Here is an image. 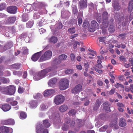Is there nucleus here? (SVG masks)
Here are the masks:
<instances>
[{"mask_svg":"<svg viewBox=\"0 0 133 133\" xmlns=\"http://www.w3.org/2000/svg\"><path fill=\"white\" fill-rule=\"evenodd\" d=\"M57 67H48L45 69H43L36 73L35 75V77L38 79H40L45 77L47 74L48 72H52L54 73L56 71Z\"/></svg>","mask_w":133,"mask_h":133,"instance_id":"f257e3e1","label":"nucleus"},{"mask_svg":"<svg viewBox=\"0 0 133 133\" xmlns=\"http://www.w3.org/2000/svg\"><path fill=\"white\" fill-rule=\"evenodd\" d=\"M114 18L116 21L118 22L119 24L123 26H125L128 23V17H126L124 20L125 18L123 15L120 14L119 12L114 14Z\"/></svg>","mask_w":133,"mask_h":133,"instance_id":"f03ea898","label":"nucleus"},{"mask_svg":"<svg viewBox=\"0 0 133 133\" xmlns=\"http://www.w3.org/2000/svg\"><path fill=\"white\" fill-rule=\"evenodd\" d=\"M59 87L61 90H64L68 88L69 84V81L66 78L61 79L59 83Z\"/></svg>","mask_w":133,"mask_h":133,"instance_id":"7ed1b4c3","label":"nucleus"},{"mask_svg":"<svg viewBox=\"0 0 133 133\" xmlns=\"http://www.w3.org/2000/svg\"><path fill=\"white\" fill-rule=\"evenodd\" d=\"M52 55V52L50 50L45 52L40 57L39 61L42 62L50 59Z\"/></svg>","mask_w":133,"mask_h":133,"instance_id":"20e7f679","label":"nucleus"},{"mask_svg":"<svg viewBox=\"0 0 133 133\" xmlns=\"http://www.w3.org/2000/svg\"><path fill=\"white\" fill-rule=\"evenodd\" d=\"M16 87L14 85H10L5 87V91L3 92V94L9 95H12L15 93Z\"/></svg>","mask_w":133,"mask_h":133,"instance_id":"39448f33","label":"nucleus"},{"mask_svg":"<svg viewBox=\"0 0 133 133\" xmlns=\"http://www.w3.org/2000/svg\"><path fill=\"white\" fill-rule=\"evenodd\" d=\"M38 3H34L32 4H27L24 6V8L28 12L32 10L38 11Z\"/></svg>","mask_w":133,"mask_h":133,"instance_id":"423d86ee","label":"nucleus"},{"mask_svg":"<svg viewBox=\"0 0 133 133\" xmlns=\"http://www.w3.org/2000/svg\"><path fill=\"white\" fill-rule=\"evenodd\" d=\"M65 100V97L62 95H58L55 97L54 102L55 103L58 105L62 103Z\"/></svg>","mask_w":133,"mask_h":133,"instance_id":"0eeeda50","label":"nucleus"},{"mask_svg":"<svg viewBox=\"0 0 133 133\" xmlns=\"http://www.w3.org/2000/svg\"><path fill=\"white\" fill-rule=\"evenodd\" d=\"M36 133H48V129L43 127V126L41 124H38L36 127Z\"/></svg>","mask_w":133,"mask_h":133,"instance_id":"6e6552de","label":"nucleus"},{"mask_svg":"<svg viewBox=\"0 0 133 133\" xmlns=\"http://www.w3.org/2000/svg\"><path fill=\"white\" fill-rule=\"evenodd\" d=\"M87 0H80L79 1L78 6L80 9H84L87 6Z\"/></svg>","mask_w":133,"mask_h":133,"instance_id":"1a4fd4ad","label":"nucleus"},{"mask_svg":"<svg viewBox=\"0 0 133 133\" xmlns=\"http://www.w3.org/2000/svg\"><path fill=\"white\" fill-rule=\"evenodd\" d=\"M0 131L3 133H12V130L11 128L9 127L2 126L0 127Z\"/></svg>","mask_w":133,"mask_h":133,"instance_id":"9d476101","label":"nucleus"},{"mask_svg":"<svg viewBox=\"0 0 133 133\" xmlns=\"http://www.w3.org/2000/svg\"><path fill=\"white\" fill-rule=\"evenodd\" d=\"M82 91V87L81 84H79L72 89L71 92L72 93L77 94Z\"/></svg>","mask_w":133,"mask_h":133,"instance_id":"9b49d317","label":"nucleus"},{"mask_svg":"<svg viewBox=\"0 0 133 133\" xmlns=\"http://www.w3.org/2000/svg\"><path fill=\"white\" fill-rule=\"evenodd\" d=\"M17 7L14 6H9L7 8L8 12L12 14H15L17 12Z\"/></svg>","mask_w":133,"mask_h":133,"instance_id":"f8f14e48","label":"nucleus"},{"mask_svg":"<svg viewBox=\"0 0 133 133\" xmlns=\"http://www.w3.org/2000/svg\"><path fill=\"white\" fill-rule=\"evenodd\" d=\"M55 92V91L54 89L46 90L44 91V96H48L53 95Z\"/></svg>","mask_w":133,"mask_h":133,"instance_id":"ddd939ff","label":"nucleus"},{"mask_svg":"<svg viewBox=\"0 0 133 133\" xmlns=\"http://www.w3.org/2000/svg\"><path fill=\"white\" fill-rule=\"evenodd\" d=\"M2 123L5 125H13L15 124V122L13 119H10L3 121Z\"/></svg>","mask_w":133,"mask_h":133,"instance_id":"4468645a","label":"nucleus"},{"mask_svg":"<svg viewBox=\"0 0 133 133\" xmlns=\"http://www.w3.org/2000/svg\"><path fill=\"white\" fill-rule=\"evenodd\" d=\"M42 51L37 52L34 54L31 58L32 60L34 61H37L41 54Z\"/></svg>","mask_w":133,"mask_h":133,"instance_id":"2eb2a0df","label":"nucleus"},{"mask_svg":"<svg viewBox=\"0 0 133 133\" xmlns=\"http://www.w3.org/2000/svg\"><path fill=\"white\" fill-rule=\"evenodd\" d=\"M57 79L56 78H52L49 80L48 82V85L50 87H52L57 82Z\"/></svg>","mask_w":133,"mask_h":133,"instance_id":"dca6fc26","label":"nucleus"},{"mask_svg":"<svg viewBox=\"0 0 133 133\" xmlns=\"http://www.w3.org/2000/svg\"><path fill=\"white\" fill-rule=\"evenodd\" d=\"M41 125H42V124ZM51 125L50 123L49 122V120H48L45 119L43 121V124H42V125L43 128H48Z\"/></svg>","mask_w":133,"mask_h":133,"instance_id":"f3484780","label":"nucleus"},{"mask_svg":"<svg viewBox=\"0 0 133 133\" xmlns=\"http://www.w3.org/2000/svg\"><path fill=\"white\" fill-rule=\"evenodd\" d=\"M110 104L108 102H106L103 103V107L104 109L107 111H111L110 107Z\"/></svg>","mask_w":133,"mask_h":133,"instance_id":"a211bd4d","label":"nucleus"},{"mask_svg":"<svg viewBox=\"0 0 133 133\" xmlns=\"http://www.w3.org/2000/svg\"><path fill=\"white\" fill-rule=\"evenodd\" d=\"M91 25L92 27H93L96 29L99 28V25L98 23L95 20H92L91 23Z\"/></svg>","mask_w":133,"mask_h":133,"instance_id":"6ab92c4d","label":"nucleus"},{"mask_svg":"<svg viewBox=\"0 0 133 133\" xmlns=\"http://www.w3.org/2000/svg\"><path fill=\"white\" fill-rule=\"evenodd\" d=\"M11 108V107L10 105L8 104H4L2 105V109L4 111H9Z\"/></svg>","mask_w":133,"mask_h":133,"instance_id":"aec40b11","label":"nucleus"},{"mask_svg":"<svg viewBox=\"0 0 133 133\" xmlns=\"http://www.w3.org/2000/svg\"><path fill=\"white\" fill-rule=\"evenodd\" d=\"M101 104V102L98 99H97L95 103L93 109L94 110H96L99 108Z\"/></svg>","mask_w":133,"mask_h":133,"instance_id":"412c9836","label":"nucleus"},{"mask_svg":"<svg viewBox=\"0 0 133 133\" xmlns=\"http://www.w3.org/2000/svg\"><path fill=\"white\" fill-rule=\"evenodd\" d=\"M68 109V107L66 105L63 104L59 108V111L61 112H64Z\"/></svg>","mask_w":133,"mask_h":133,"instance_id":"4be33fe9","label":"nucleus"},{"mask_svg":"<svg viewBox=\"0 0 133 133\" xmlns=\"http://www.w3.org/2000/svg\"><path fill=\"white\" fill-rule=\"evenodd\" d=\"M115 10L117 11L119 10L121 8V6L119 5V3L117 2H115L112 4Z\"/></svg>","mask_w":133,"mask_h":133,"instance_id":"5701e85b","label":"nucleus"},{"mask_svg":"<svg viewBox=\"0 0 133 133\" xmlns=\"http://www.w3.org/2000/svg\"><path fill=\"white\" fill-rule=\"evenodd\" d=\"M126 121L125 119L121 118L119 119V125L122 127H124L126 125Z\"/></svg>","mask_w":133,"mask_h":133,"instance_id":"b1692460","label":"nucleus"},{"mask_svg":"<svg viewBox=\"0 0 133 133\" xmlns=\"http://www.w3.org/2000/svg\"><path fill=\"white\" fill-rule=\"evenodd\" d=\"M61 61L59 58H56L52 62V64L54 65H56L57 64H59L61 63Z\"/></svg>","mask_w":133,"mask_h":133,"instance_id":"393cba45","label":"nucleus"},{"mask_svg":"<svg viewBox=\"0 0 133 133\" xmlns=\"http://www.w3.org/2000/svg\"><path fill=\"white\" fill-rule=\"evenodd\" d=\"M117 123V119L116 118L114 119L112 121H111L110 124V127H112L114 126H115V127H116V129L118 128V126L116 125Z\"/></svg>","mask_w":133,"mask_h":133,"instance_id":"a878e982","label":"nucleus"},{"mask_svg":"<svg viewBox=\"0 0 133 133\" xmlns=\"http://www.w3.org/2000/svg\"><path fill=\"white\" fill-rule=\"evenodd\" d=\"M103 20H108V19L109 15L107 12H104L102 15Z\"/></svg>","mask_w":133,"mask_h":133,"instance_id":"bb28decb","label":"nucleus"},{"mask_svg":"<svg viewBox=\"0 0 133 133\" xmlns=\"http://www.w3.org/2000/svg\"><path fill=\"white\" fill-rule=\"evenodd\" d=\"M1 81L3 84L8 83L10 82L9 79L4 77H2L1 78Z\"/></svg>","mask_w":133,"mask_h":133,"instance_id":"cd10ccee","label":"nucleus"},{"mask_svg":"<svg viewBox=\"0 0 133 133\" xmlns=\"http://www.w3.org/2000/svg\"><path fill=\"white\" fill-rule=\"evenodd\" d=\"M57 37L55 36H52L49 39V42L53 43H56L57 42Z\"/></svg>","mask_w":133,"mask_h":133,"instance_id":"c85d7f7f","label":"nucleus"},{"mask_svg":"<svg viewBox=\"0 0 133 133\" xmlns=\"http://www.w3.org/2000/svg\"><path fill=\"white\" fill-rule=\"evenodd\" d=\"M31 107L32 108H36L37 106V102L36 101H33L30 102Z\"/></svg>","mask_w":133,"mask_h":133,"instance_id":"c756f323","label":"nucleus"},{"mask_svg":"<svg viewBox=\"0 0 133 133\" xmlns=\"http://www.w3.org/2000/svg\"><path fill=\"white\" fill-rule=\"evenodd\" d=\"M27 117L26 114V113L21 111L20 113V118L21 119H25Z\"/></svg>","mask_w":133,"mask_h":133,"instance_id":"7c9ffc66","label":"nucleus"},{"mask_svg":"<svg viewBox=\"0 0 133 133\" xmlns=\"http://www.w3.org/2000/svg\"><path fill=\"white\" fill-rule=\"evenodd\" d=\"M83 101H84V104L85 106L88 105L89 104L90 101L89 99L87 97H85L83 99Z\"/></svg>","mask_w":133,"mask_h":133,"instance_id":"2f4dec72","label":"nucleus"},{"mask_svg":"<svg viewBox=\"0 0 133 133\" xmlns=\"http://www.w3.org/2000/svg\"><path fill=\"white\" fill-rule=\"evenodd\" d=\"M133 9V1H131L129 3L128 6V11L131 12Z\"/></svg>","mask_w":133,"mask_h":133,"instance_id":"473e14b6","label":"nucleus"},{"mask_svg":"<svg viewBox=\"0 0 133 133\" xmlns=\"http://www.w3.org/2000/svg\"><path fill=\"white\" fill-rule=\"evenodd\" d=\"M22 21L24 22H26L28 20V15L26 13L24 14L22 16Z\"/></svg>","mask_w":133,"mask_h":133,"instance_id":"72a5a7b5","label":"nucleus"},{"mask_svg":"<svg viewBox=\"0 0 133 133\" xmlns=\"http://www.w3.org/2000/svg\"><path fill=\"white\" fill-rule=\"evenodd\" d=\"M94 64L92 62L90 61H88V62H86L84 63V66H93Z\"/></svg>","mask_w":133,"mask_h":133,"instance_id":"f704fd0d","label":"nucleus"},{"mask_svg":"<svg viewBox=\"0 0 133 133\" xmlns=\"http://www.w3.org/2000/svg\"><path fill=\"white\" fill-rule=\"evenodd\" d=\"M76 114V110L74 109H71L70 110L68 113V115L69 116H74Z\"/></svg>","mask_w":133,"mask_h":133,"instance_id":"c9c22d12","label":"nucleus"},{"mask_svg":"<svg viewBox=\"0 0 133 133\" xmlns=\"http://www.w3.org/2000/svg\"><path fill=\"white\" fill-rule=\"evenodd\" d=\"M67 57V56L66 55L63 54L59 55V58L61 61L62 60H64L66 59Z\"/></svg>","mask_w":133,"mask_h":133,"instance_id":"e433bc0d","label":"nucleus"},{"mask_svg":"<svg viewBox=\"0 0 133 133\" xmlns=\"http://www.w3.org/2000/svg\"><path fill=\"white\" fill-rule=\"evenodd\" d=\"M107 20H103L102 24L103 27L105 28H107L108 26V23Z\"/></svg>","mask_w":133,"mask_h":133,"instance_id":"4c0bfd02","label":"nucleus"},{"mask_svg":"<svg viewBox=\"0 0 133 133\" xmlns=\"http://www.w3.org/2000/svg\"><path fill=\"white\" fill-rule=\"evenodd\" d=\"M16 20V18L15 17H9L8 19V22L10 23L14 22Z\"/></svg>","mask_w":133,"mask_h":133,"instance_id":"58836bf2","label":"nucleus"},{"mask_svg":"<svg viewBox=\"0 0 133 133\" xmlns=\"http://www.w3.org/2000/svg\"><path fill=\"white\" fill-rule=\"evenodd\" d=\"M108 127V125H105L103 127L99 129L100 132H103L105 131Z\"/></svg>","mask_w":133,"mask_h":133,"instance_id":"ea45409f","label":"nucleus"},{"mask_svg":"<svg viewBox=\"0 0 133 133\" xmlns=\"http://www.w3.org/2000/svg\"><path fill=\"white\" fill-rule=\"evenodd\" d=\"M109 30L110 32H113L115 31L114 26L112 24L110 25L109 28Z\"/></svg>","mask_w":133,"mask_h":133,"instance_id":"a19ab883","label":"nucleus"},{"mask_svg":"<svg viewBox=\"0 0 133 133\" xmlns=\"http://www.w3.org/2000/svg\"><path fill=\"white\" fill-rule=\"evenodd\" d=\"M68 30L69 32L71 34H74L76 32L75 30V27H72L69 29Z\"/></svg>","mask_w":133,"mask_h":133,"instance_id":"79ce46f5","label":"nucleus"},{"mask_svg":"<svg viewBox=\"0 0 133 133\" xmlns=\"http://www.w3.org/2000/svg\"><path fill=\"white\" fill-rule=\"evenodd\" d=\"M95 70L99 74H102L103 71L102 70H99V67H93Z\"/></svg>","mask_w":133,"mask_h":133,"instance_id":"37998d69","label":"nucleus"},{"mask_svg":"<svg viewBox=\"0 0 133 133\" xmlns=\"http://www.w3.org/2000/svg\"><path fill=\"white\" fill-rule=\"evenodd\" d=\"M106 38V37H101L98 38V39H99V41L100 42L104 43V44L105 43L104 41Z\"/></svg>","mask_w":133,"mask_h":133,"instance_id":"c03bdc74","label":"nucleus"},{"mask_svg":"<svg viewBox=\"0 0 133 133\" xmlns=\"http://www.w3.org/2000/svg\"><path fill=\"white\" fill-rule=\"evenodd\" d=\"M24 88L20 86H19L18 90V92L20 94L24 92Z\"/></svg>","mask_w":133,"mask_h":133,"instance_id":"a18cd8bd","label":"nucleus"},{"mask_svg":"<svg viewBox=\"0 0 133 133\" xmlns=\"http://www.w3.org/2000/svg\"><path fill=\"white\" fill-rule=\"evenodd\" d=\"M68 128V125L65 124H64L62 127V129L63 131L67 130Z\"/></svg>","mask_w":133,"mask_h":133,"instance_id":"49530a36","label":"nucleus"},{"mask_svg":"<svg viewBox=\"0 0 133 133\" xmlns=\"http://www.w3.org/2000/svg\"><path fill=\"white\" fill-rule=\"evenodd\" d=\"M33 24V23L32 22H29L26 24V27L28 28H31Z\"/></svg>","mask_w":133,"mask_h":133,"instance_id":"de8ad7c7","label":"nucleus"},{"mask_svg":"<svg viewBox=\"0 0 133 133\" xmlns=\"http://www.w3.org/2000/svg\"><path fill=\"white\" fill-rule=\"evenodd\" d=\"M73 69H67L65 71V73L66 74H71L73 72Z\"/></svg>","mask_w":133,"mask_h":133,"instance_id":"09e8293b","label":"nucleus"},{"mask_svg":"<svg viewBox=\"0 0 133 133\" xmlns=\"http://www.w3.org/2000/svg\"><path fill=\"white\" fill-rule=\"evenodd\" d=\"M64 121L66 123L69 124L70 121V119L68 117H67L64 119Z\"/></svg>","mask_w":133,"mask_h":133,"instance_id":"8fccbe9b","label":"nucleus"},{"mask_svg":"<svg viewBox=\"0 0 133 133\" xmlns=\"http://www.w3.org/2000/svg\"><path fill=\"white\" fill-rule=\"evenodd\" d=\"M79 122H78V126L79 127H81L83 125V123L82 120L81 119L78 120Z\"/></svg>","mask_w":133,"mask_h":133,"instance_id":"3c124183","label":"nucleus"},{"mask_svg":"<svg viewBox=\"0 0 133 133\" xmlns=\"http://www.w3.org/2000/svg\"><path fill=\"white\" fill-rule=\"evenodd\" d=\"M39 17V15H38V13L37 12L35 13L34 14L33 18L34 19H37Z\"/></svg>","mask_w":133,"mask_h":133,"instance_id":"603ef678","label":"nucleus"},{"mask_svg":"<svg viewBox=\"0 0 133 133\" xmlns=\"http://www.w3.org/2000/svg\"><path fill=\"white\" fill-rule=\"evenodd\" d=\"M18 104L17 101H14L11 102L10 103V104L12 106H15L17 105Z\"/></svg>","mask_w":133,"mask_h":133,"instance_id":"864d4df0","label":"nucleus"},{"mask_svg":"<svg viewBox=\"0 0 133 133\" xmlns=\"http://www.w3.org/2000/svg\"><path fill=\"white\" fill-rule=\"evenodd\" d=\"M89 24V23L88 21H84L83 23V26L84 27H87Z\"/></svg>","mask_w":133,"mask_h":133,"instance_id":"5fc2aeb1","label":"nucleus"},{"mask_svg":"<svg viewBox=\"0 0 133 133\" xmlns=\"http://www.w3.org/2000/svg\"><path fill=\"white\" fill-rule=\"evenodd\" d=\"M23 53L24 54H27L28 52V49L26 48H23L22 49Z\"/></svg>","mask_w":133,"mask_h":133,"instance_id":"6e6d98bb","label":"nucleus"},{"mask_svg":"<svg viewBox=\"0 0 133 133\" xmlns=\"http://www.w3.org/2000/svg\"><path fill=\"white\" fill-rule=\"evenodd\" d=\"M5 4H2L0 5V10H2L4 9L6 7Z\"/></svg>","mask_w":133,"mask_h":133,"instance_id":"4d7b16f0","label":"nucleus"},{"mask_svg":"<svg viewBox=\"0 0 133 133\" xmlns=\"http://www.w3.org/2000/svg\"><path fill=\"white\" fill-rule=\"evenodd\" d=\"M119 60L121 61L125 62L126 61L125 58L123 56H121L119 57Z\"/></svg>","mask_w":133,"mask_h":133,"instance_id":"13d9d810","label":"nucleus"},{"mask_svg":"<svg viewBox=\"0 0 133 133\" xmlns=\"http://www.w3.org/2000/svg\"><path fill=\"white\" fill-rule=\"evenodd\" d=\"M117 105L119 107L124 108L125 107V105L123 103L118 102L117 104Z\"/></svg>","mask_w":133,"mask_h":133,"instance_id":"bf43d9fd","label":"nucleus"},{"mask_svg":"<svg viewBox=\"0 0 133 133\" xmlns=\"http://www.w3.org/2000/svg\"><path fill=\"white\" fill-rule=\"evenodd\" d=\"M62 27L63 26L61 23L59 22L57 24V28L58 29H61L62 28Z\"/></svg>","mask_w":133,"mask_h":133,"instance_id":"052dcab7","label":"nucleus"},{"mask_svg":"<svg viewBox=\"0 0 133 133\" xmlns=\"http://www.w3.org/2000/svg\"><path fill=\"white\" fill-rule=\"evenodd\" d=\"M115 92V88H112L111 90L109 91V94L110 95H112L114 94Z\"/></svg>","mask_w":133,"mask_h":133,"instance_id":"680f3d73","label":"nucleus"},{"mask_svg":"<svg viewBox=\"0 0 133 133\" xmlns=\"http://www.w3.org/2000/svg\"><path fill=\"white\" fill-rule=\"evenodd\" d=\"M70 126L71 127H73L75 126V122L74 121H71L70 124Z\"/></svg>","mask_w":133,"mask_h":133,"instance_id":"e2e57ef3","label":"nucleus"},{"mask_svg":"<svg viewBox=\"0 0 133 133\" xmlns=\"http://www.w3.org/2000/svg\"><path fill=\"white\" fill-rule=\"evenodd\" d=\"M13 74L15 75H18V74H21V71H14L13 72Z\"/></svg>","mask_w":133,"mask_h":133,"instance_id":"0e129e2a","label":"nucleus"},{"mask_svg":"<svg viewBox=\"0 0 133 133\" xmlns=\"http://www.w3.org/2000/svg\"><path fill=\"white\" fill-rule=\"evenodd\" d=\"M119 79L121 81H123L125 79L124 76L123 75H121L118 77Z\"/></svg>","mask_w":133,"mask_h":133,"instance_id":"69168bd1","label":"nucleus"},{"mask_svg":"<svg viewBox=\"0 0 133 133\" xmlns=\"http://www.w3.org/2000/svg\"><path fill=\"white\" fill-rule=\"evenodd\" d=\"M89 9H93L94 8V5L92 3H91L89 4Z\"/></svg>","mask_w":133,"mask_h":133,"instance_id":"338daca9","label":"nucleus"},{"mask_svg":"<svg viewBox=\"0 0 133 133\" xmlns=\"http://www.w3.org/2000/svg\"><path fill=\"white\" fill-rule=\"evenodd\" d=\"M97 84L100 86H102L103 85V82L100 80H98L97 81Z\"/></svg>","mask_w":133,"mask_h":133,"instance_id":"774afa93","label":"nucleus"}]
</instances>
